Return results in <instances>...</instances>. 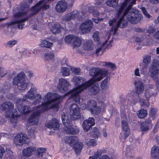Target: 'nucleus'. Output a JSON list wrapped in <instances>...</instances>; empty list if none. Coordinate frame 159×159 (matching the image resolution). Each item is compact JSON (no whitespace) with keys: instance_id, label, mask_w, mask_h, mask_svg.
<instances>
[{"instance_id":"nucleus-9","label":"nucleus","mask_w":159,"mask_h":159,"mask_svg":"<svg viewBox=\"0 0 159 159\" xmlns=\"http://www.w3.org/2000/svg\"><path fill=\"white\" fill-rule=\"evenodd\" d=\"M148 73L152 79L154 80L158 78V74H159V61H155L152 64Z\"/></svg>"},{"instance_id":"nucleus-14","label":"nucleus","mask_w":159,"mask_h":159,"mask_svg":"<svg viewBox=\"0 0 159 159\" xmlns=\"http://www.w3.org/2000/svg\"><path fill=\"white\" fill-rule=\"evenodd\" d=\"M93 26V22L90 20H87L83 22L80 26V29L83 34L90 32Z\"/></svg>"},{"instance_id":"nucleus-20","label":"nucleus","mask_w":159,"mask_h":159,"mask_svg":"<svg viewBox=\"0 0 159 159\" xmlns=\"http://www.w3.org/2000/svg\"><path fill=\"white\" fill-rule=\"evenodd\" d=\"M134 85L135 86V93L138 95L141 94L143 92L144 89V84L141 81H135L134 82Z\"/></svg>"},{"instance_id":"nucleus-49","label":"nucleus","mask_w":159,"mask_h":159,"mask_svg":"<svg viewBox=\"0 0 159 159\" xmlns=\"http://www.w3.org/2000/svg\"><path fill=\"white\" fill-rule=\"evenodd\" d=\"M93 37L94 38V40L95 42H98L97 44H98L99 41L98 32H95L93 35Z\"/></svg>"},{"instance_id":"nucleus-28","label":"nucleus","mask_w":159,"mask_h":159,"mask_svg":"<svg viewBox=\"0 0 159 159\" xmlns=\"http://www.w3.org/2000/svg\"><path fill=\"white\" fill-rule=\"evenodd\" d=\"M62 122L64 126H67L70 124V120L68 117V114L67 113L63 112L61 114Z\"/></svg>"},{"instance_id":"nucleus-47","label":"nucleus","mask_w":159,"mask_h":159,"mask_svg":"<svg viewBox=\"0 0 159 159\" xmlns=\"http://www.w3.org/2000/svg\"><path fill=\"white\" fill-rule=\"evenodd\" d=\"M139 102L140 103V105L141 106H146L147 107H148L149 105V103L147 102L146 103L145 102V100L142 98L140 96V95H138L137 96Z\"/></svg>"},{"instance_id":"nucleus-56","label":"nucleus","mask_w":159,"mask_h":159,"mask_svg":"<svg viewBox=\"0 0 159 159\" xmlns=\"http://www.w3.org/2000/svg\"><path fill=\"white\" fill-rule=\"evenodd\" d=\"M156 31V29L152 27H149L147 29V32L149 34H152Z\"/></svg>"},{"instance_id":"nucleus-64","label":"nucleus","mask_w":159,"mask_h":159,"mask_svg":"<svg viewBox=\"0 0 159 159\" xmlns=\"http://www.w3.org/2000/svg\"><path fill=\"white\" fill-rule=\"evenodd\" d=\"M154 37L155 39L159 40V31L156 32L154 34Z\"/></svg>"},{"instance_id":"nucleus-50","label":"nucleus","mask_w":159,"mask_h":159,"mask_svg":"<svg viewBox=\"0 0 159 159\" xmlns=\"http://www.w3.org/2000/svg\"><path fill=\"white\" fill-rule=\"evenodd\" d=\"M71 20L69 13L64 16L62 18V20L66 22Z\"/></svg>"},{"instance_id":"nucleus-6","label":"nucleus","mask_w":159,"mask_h":159,"mask_svg":"<svg viewBox=\"0 0 159 159\" xmlns=\"http://www.w3.org/2000/svg\"><path fill=\"white\" fill-rule=\"evenodd\" d=\"M89 74L93 78L91 79V82H97L101 80L104 77L106 76L108 71L104 69L101 70L98 68L93 67L89 70Z\"/></svg>"},{"instance_id":"nucleus-13","label":"nucleus","mask_w":159,"mask_h":159,"mask_svg":"<svg viewBox=\"0 0 159 159\" xmlns=\"http://www.w3.org/2000/svg\"><path fill=\"white\" fill-rule=\"evenodd\" d=\"M30 142V139L23 134H17L15 136L14 139V143L16 145L27 143Z\"/></svg>"},{"instance_id":"nucleus-42","label":"nucleus","mask_w":159,"mask_h":159,"mask_svg":"<svg viewBox=\"0 0 159 159\" xmlns=\"http://www.w3.org/2000/svg\"><path fill=\"white\" fill-rule=\"evenodd\" d=\"M46 151V148H41L37 150L36 156L38 158H40L43 157V153Z\"/></svg>"},{"instance_id":"nucleus-17","label":"nucleus","mask_w":159,"mask_h":159,"mask_svg":"<svg viewBox=\"0 0 159 159\" xmlns=\"http://www.w3.org/2000/svg\"><path fill=\"white\" fill-rule=\"evenodd\" d=\"M69 85V83L66 80L60 78L59 80L57 89L61 92L64 93L67 90Z\"/></svg>"},{"instance_id":"nucleus-18","label":"nucleus","mask_w":159,"mask_h":159,"mask_svg":"<svg viewBox=\"0 0 159 159\" xmlns=\"http://www.w3.org/2000/svg\"><path fill=\"white\" fill-rule=\"evenodd\" d=\"M36 99L34 101L33 103V104L36 105L37 103H39L41 100V96L39 94H37L35 95L33 92H28L25 95V97L23 98L25 99V100L27 98L30 99H33L36 98Z\"/></svg>"},{"instance_id":"nucleus-30","label":"nucleus","mask_w":159,"mask_h":159,"mask_svg":"<svg viewBox=\"0 0 159 159\" xmlns=\"http://www.w3.org/2000/svg\"><path fill=\"white\" fill-rule=\"evenodd\" d=\"M93 45L92 40H89L86 41L83 44V48L85 50H90L93 49Z\"/></svg>"},{"instance_id":"nucleus-52","label":"nucleus","mask_w":159,"mask_h":159,"mask_svg":"<svg viewBox=\"0 0 159 159\" xmlns=\"http://www.w3.org/2000/svg\"><path fill=\"white\" fill-rule=\"evenodd\" d=\"M151 121L152 120L151 119L148 118L146 119L145 120V122H143L142 123H144L145 125H147L148 126L151 128L152 125Z\"/></svg>"},{"instance_id":"nucleus-57","label":"nucleus","mask_w":159,"mask_h":159,"mask_svg":"<svg viewBox=\"0 0 159 159\" xmlns=\"http://www.w3.org/2000/svg\"><path fill=\"white\" fill-rule=\"evenodd\" d=\"M6 74V70L0 68V77H2L4 76Z\"/></svg>"},{"instance_id":"nucleus-51","label":"nucleus","mask_w":159,"mask_h":159,"mask_svg":"<svg viewBox=\"0 0 159 159\" xmlns=\"http://www.w3.org/2000/svg\"><path fill=\"white\" fill-rule=\"evenodd\" d=\"M150 127L148 126L147 125L144 124L142 122L141 124V130L142 131L145 132L148 131Z\"/></svg>"},{"instance_id":"nucleus-31","label":"nucleus","mask_w":159,"mask_h":159,"mask_svg":"<svg viewBox=\"0 0 159 159\" xmlns=\"http://www.w3.org/2000/svg\"><path fill=\"white\" fill-rule=\"evenodd\" d=\"M95 82H94L92 84H91L89 86H91V88L90 89V90L91 92L93 94H96L98 93L99 91V88L98 87V84H94Z\"/></svg>"},{"instance_id":"nucleus-55","label":"nucleus","mask_w":159,"mask_h":159,"mask_svg":"<svg viewBox=\"0 0 159 159\" xmlns=\"http://www.w3.org/2000/svg\"><path fill=\"white\" fill-rule=\"evenodd\" d=\"M71 70L72 73L77 75H78L80 71V69L76 68H72Z\"/></svg>"},{"instance_id":"nucleus-4","label":"nucleus","mask_w":159,"mask_h":159,"mask_svg":"<svg viewBox=\"0 0 159 159\" xmlns=\"http://www.w3.org/2000/svg\"><path fill=\"white\" fill-rule=\"evenodd\" d=\"M90 81L91 79L88 82H85L84 78L79 76L74 77L72 82L76 86L68 92L70 97V100H73L77 103H80V98L79 94L81 91L93 83L91 82Z\"/></svg>"},{"instance_id":"nucleus-43","label":"nucleus","mask_w":159,"mask_h":159,"mask_svg":"<svg viewBox=\"0 0 159 159\" xmlns=\"http://www.w3.org/2000/svg\"><path fill=\"white\" fill-rule=\"evenodd\" d=\"M90 111L92 114H98L100 112L101 109L99 107L96 105L91 109Z\"/></svg>"},{"instance_id":"nucleus-33","label":"nucleus","mask_w":159,"mask_h":159,"mask_svg":"<svg viewBox=\"0 0 159 159\" xmlns=\"http://www.w3.org/2000/svg\"><path fill=\"white\" fill-rule=\"evenodd\" d=\"M106 151L105 150H98L94 152L93 156L89 157V159H98L101 156L102 153H104Z\"/></svg>"},{"instance_id":"nucleus-21","label":"nucleus","mask_w":159,"mask_h":159,"mask_svg":"<svg viewBox=\"0 0 159 159\" xmlns=\"http://www.w3.org/2000/svg\"><path fill=\"white\" fill-rule=\"evenodd\" d=\"M67 5L66 2L63 1H59L56 4V9L57 11L62 13L66 9Z\"/></svg>"},{"instance_id":"nucleus-34","label":"nucleus","mask_w":159,"mask_h":159,"mask_svg":"<svg viewBox=\"0 0 159 159\" xmlns=\"http://www.w3.org/2000/svg\"><path fill=\"white\" fill-rule=\"evenodd\" d=\"M15 85L17 86L19 90H25L27 87V83H26L25 80L22 82H19L18 84H16Z\"/></svg>"},{"instance_id":"nucleus-26","label":"nucleus","mask_w":159,"mask_h":159,"mask_svg":"<svg viewBox=\"0 0 159 159\" xmlns=\"http://www.w3.org/2000/svg\"><path fill=\"white\" fill-rule=\"evenodd\" d=\"M36 148L29 147L24 149L22 151V154L24 157H29L31 155L33 152L36 150Z\"/></svg>"},{"instance_id":"nucleus-1","label":"nucleus","mask_w":159,"mask_h":159,"mask_svg":"<svg viewBox=\"0 0 159 159\" xmlns=\"http://www.w3.org/2000/svg\"><path fill=\"white\" fill-rule=\"evenodd\" d=\"M54 0H41L39 1L31 9V14H28V8L30 5L27 3L21 5L20 7L16 6L13 10L14 16L12 18V21L10 22L11 25H16L18 28L22 29L24 25V22L29 18L36 14L41 9L46 10L49 7V3Z\"/></svg>"},{"instance_id":"nucleus-46","label":"nucleus","mask_w":159,"mask_h":159,"mask_svg":"<svg viewBox=\"0 0 159 159\" xmlns=\"http://www.w3.org/2000/svg\"><path fill=\"white\" fill-rule=\"evenodd\" d=\"M44 57L46 60H49L54 58V54L51 52H47L45 54Z\"/></svg>"},{"instance_id":"nucleus-54","label":"nucleus","mask_w":159,"mask_h":159,"mask_svg":"<svg viewBox=\"0 0 159 159\" xmlns=\"http://www.w3.org/2000/svg\"><path fill=\"white\" fill-rule=\"evenodd\" d=\"M109 24L110 26H112L111 28L115 26L117 24V22H116V19L114 18L110 20L109 21ZM111 29L112 28H111Z\"/></svg>"},{"instance_id":"nucleus-40","label":"nucleus","mask_w":159,"mask_h":159,"mask_svg":"<svg viewBox=\"0 0 159 159\" xmlns=\"http://www.w3.org/2000/svg\"><path fill=\"white\" fill-rule=\"evenodd\" d=\"M61 72L62 75L64 76L69 75L70 73V70L66 67L62 68L61 70Z\"/></svg>"},{"instance_id":"nucleus-61","label":"nucleus","mask_w":159,"mask_h":159,"mask_svg":"<svg viewBox=\"0 0 159 159\" xmlns=\"http://www.w3.org/2000/svg\"><path fill=\"white\" fill-rule=\"evenodd\" d=\"M5 152V150L4 148L0 146V159L3 156L4 153Z\"/></svg>"},{"instance_id":"nucleus-63","label":"nucleus","mask_w":159,"mask_h":159,"mask_svg":"<svg viewBox=\"0 0 159 159\" xmlns=\"http://www.w3.org/2000/svg\"><path fill=\"white\" fill-rule=\"evenodd\" d=\"M134 74L136 76H140V74H139V70L137 68L134 71Z\"/></svg>"},{"instance_id":"nucleus-16","label":"nucleus","mask_w":159,"mask_h":159,"mask_svg":"<svg viewBox=\"0 0 159 159\" xmlns=\"http://www.w3.org/2000/svg\"><path fill=\"white\" fill-rule=\"evenodd\" d=\"M25 101V99L20 98L17 101V105L18 110L21 113L25 114L29 112L31 108L28 106H23L21 105V102Z\"/></svg>"},{"instance_id":"nucleus-12","label":"nucleus","mask_w":159,"mask_h":159,"mask_svg":"<svg viewBox=\"0 0 159 159\" xmlns=\"http://www.w3.org/2000/svg\"><path fill=\"white\" fill-rule=\"evenodd\" d=\"M122 17L119 19L118 21L117 22V24L115 26L113 27L110 30V32H113L114 34H115L118 28H124L126 27L127 25V22L124 19V17H125V16H123L122 14Z\"/></svg>"},{"instance_id":"nucleus-44","label":"nucleus","mask_w":159,"mask_h":159,"mask_svg":"<svg viewBox=\"0 0 159 159\" xmlns=\"http://www.w3.org/2000/svg\"><path fill=\"white\" fill-rule=\"evenodd\" d=\"M110 80V77L107 76L103 81H102L101 84V87L102 89H106L107 86V83L108 80Z\"/></svg>"},{"instance_id":"nucleus-35","label":"nucleus","mask_w":159,"mask_h":159,"mask_svg":"<svg viewBox=\"0 0 159 159\" xmlns=\"http://www.w3.org/2000/svg\"><path fill=\"white\" fill-rule=\"evenodd\" d=\"M137 114L139 118H144L147 116V113L146 110L142 109L138 111Z\"/></svg>"},{"instance_id":"nucleus-41","label":"nucleus","mask_w":159,"mask_h":159,"mask_svg":"<svg viewBox=\"0 0 159 159\" xmlns=\"http://www.w3.org/2000/svg\"><path fill=\"white\" fill-rule=\"evenodd\" d=\"M72 20L77 18L79 16V12L76 10H75L69 13Z\"/></svg>"},{"instance_id":"nucleus-15","label":"nucleus","mask_w":159,"mask_h":159,"mask_svg":"<svg viewBox=\"0 0 159 159\" xmlns=\"http://www.w3.org/2000/svg\"><path fill=\"white\" fill-rule=\"evenodd\" d=\"M121 126L122 128L125 132L123 136L122 134L120 133V138L121 140L123 139L125 140L126 138L130 134V131L128 126V125L126 122L125 118L122 119L121 121Z\"/></svg>"},{"instance_id":"nucleus-8","label":"nucleus","mask_w":159,"mask_h":159,"mask_svg":"<svg viewBox=\"0 0 159 159\" xmlns=\"http://www.w3.org/2000/svg\"><path fill=\"white\" fill-rule=\"evenodd\" d=\"M65 40L66 43L71 44L74 48H78L80 46L81 43L80 38L73 34L66 36Z\"/></svg>"},{"instance_id":"nucleus-5","label":"nucleus","mask_w":159,"mask_h":159,"mask_svg":"<svg viewBox=\"0 0 159 159\" xmlns=\"http://www.w3.org/2000/svg\"><path fill=\"white\" fill-rule=\"evenodd\" d=\"M13 104L9 102H5L0 105V109L5 112V116L9 120L14 126H16L18 122L17 117V111L15 109H13Z\"/></svg>"},{"instance_id":"nucleus-45","label":"nucleus","mask_w":159,"mask_h":159,"mask_svg":"<svg viewBox=\"0 0 159 159\" xmlns=\"http://www.w3.org/2000/svg\"><path fill=\"white\" fill-rule=\"evenodd\" d=\"M99 43L100 46L98 47V48L96 49V51L95 53L97 55H98L99 54L100 52H101V54H102L103 53V50H102L103 47L104 45V44H105V43Z\"/></svg>"},{"instance_id":"nucleus-11","label":"nucleus","mask_w":159,"mask_h":159,"mask_svg":"<svg viewBox=\"0 0 159 159\" xmlns=\"http://www.w3.org/2000/svg\"><path fill=\"white\" fill-rule=\"evenodd\" d=\"M70 117L72 120H75L80 117V108L75 103H73L70 107Z\"/></svg>"},{"instance_id":"nucleus-60","label":"nucleus","mask_w":159,"mask_h":159,"mask_svg":"<svg viewBox=\"0 0 159 159\" xmlns=\"http://www.w3.org/2000/svg\"><path fill=\"white\" fill-rule=\"evenodd\" d=\"M6 118H2L0 120V124L1 125H3L4 124L6 123V121H7V120H9L11 122L10 120H8V119H7V118L5 117ZM12 125L14 127H15V126H14L12 125V123H11V122ZM16 126H15V127Z\"/></svg>"},{"instance_id":"nucleus-2","label":"nucleus","mask_w":159,"mask_h":159,"mask_svg":"<svg viewBox=\"0 0 159 159\" xmlns=\"http://www.w3.org/2000/svg\"><path fill=\"white\" fill-rule=\"evenodd\" d=\"M118 2L119 0H106L105 3L108 6L115 8L117 16L122 14L125 16L126 20L133 24H136L142 20L141 15L132 7L136 0H125L119 4Z\"/></svg>"},{"instance_id":"nucleus-58","label":"nucleus","mask_w":159,"mask_h":159,"mask_svg":"<svg viewBox=\"0 0 159 159\" xmlns=\"http://www.w3.org/2000/svg\"><path fill=\"white\" fill-rule=\"evenodd\" d=\"M96 143V140L94 139H91L89 140L88 143L87 144L89 145L95 146Z\"/></svg>"},{"instance_id":"nucleus-53","label":"nucleus","mask_w":159,"mask_h":159,"mask_svg":"<svg viewBox=\"0 0 159 159\" xmlns=\"http://www.w3.org/2000/svg\"><path fill=\"white\" fill-rule=\"evenodd\" d=\"M141 9L144 15L147 18H149L151 17V16L148 13L144 7H142L141 8Z\"/></svg>"},{"instance_id":"nucleus-36","label":"nucleus","mask_w":159,"mask_h":159,"mask_svg":"<svg viewBox=\"0 0 159 159\" xmlns=\"http://www.w3.org/2000/svg\"><path fill=\"white\" fill-rule=\"evenodd\" d=\"M91 135L93 138H98L100 135L99 130L97 128H94L91 133Z\"/></svg>"},{"instance_id":"nucleus-23","label":"nucleus","mask_w":159,"mask_h":159,"mask_svg":"<svg viewBox=\"0 0 159 159\" xmlns=\"http://www.w3.org/2000/svg\"><path fill=\"white\" fill-rule=\"evenodd\" d=\"M157 94V91L154 89L148 88L145 90L144 93V96L147 100L152 97H155Z\"/></svg>"},{"instance_id":"nucleus-7","label":"nucleus","mask_w":159,"mask_h":159,"mask_svg":"<svg viewBox=\"0 0 159 159\" xmlns=\"http://www.w3.org/2000/svg\"><path fill=\"white\" fill-rule=\"evenodd\" d=\"M66 138L65 141L73 148L77 155L81 152L83 145L82 143L79 142L76 136H67Z\"/></svg>"},{"instance_id":"nucleus-24","label":"nucleus","mask_w":159,"mask_h":159,"mask_svg":"<svg viewBox=\"0 0 159 159\" xmlns=\"http://www.w3.org/2000/svg\"><path fill=\"white\" fill-rule=\"evenodd\" d=\"M25 75L23 72H21L14 78L13 83L14 84H18L19 82L25 81Z\"/></svg>"},{"instance_id":"nucleus-62","label":"nucleus","mask_w":159,"mask_h":159,"mask_svg":"<svg viewBox=\"0 0 159 159\" xmlns=\"http://www.w3.org/2000/svg\"><path fill=\"white\" fill-rule=\"evenodd\" d=\"M92 13L95 16H97L99 14L98 11L96 10H93L92 12Z\"/></svg>"},{"instance_id":"nucleus-22","label":"nucleus","mask_w":159,"mask_h":159,"mask_svg":"<svg viewBox=\"0 0 159 159\" xmlns=\"http://www.w3.org/2000/svg\"><path fill=\"white\" fill-rule=\"evenodd\" d=\"M46 126L48 128L53 129L54 130H58L59 124L57 120L55 119H52L46 124Z\"/></svg>"},{"instance_id":"nucleus-10","label":"nucleus","mask_w":159,"mask_h":159,"mask_svg":"<svg viewBox=\"0 0 159 159\" xmlns=\"http://www.w3.org/2000/svg\"><path fill=\"white\" fill-rule=\"evenodd\" d=\"M148 73L152 79L154 80L158 78V74H159V61H155L152 64Z\"/></svg>"},{"instance_id":"nucleus-3","label":"nucleus","mask_w":159,"mask_h":159,"mask_svg":"<svg viewBox=\"0 0 159 159\" xmlns=\"http://www.w3.org/2000/svg\"><path fill=\"white\" fill-rule=\"evenodd\" d=\"M60 96L57 94H53L51 93H47L43 98L44 102L38 107L28 119L30 125H37L39 121L40 114L42 112L51 108L57 111L59 108L58 103L54 102L59 99Z\"/></svg>"},{"instance_id":"nucleus-19","label":"nucleus","mask_w":159,"mask_h":159,"mask_svg":"<svg viewBox=\"0 0 159 159\" xmlns=\"http://www.w3.org/2000/svg\"><path fill=\"white\" fill-rule=\"evenodd\" d=\"M94 124V119L93 117H89L88 119L83 121L82 126L84 131L86 132H88Z\"/></svg>"},{"instance_id":"nucleus-38","label":"nucleus","mask_w":159,"mask_h":159,"mask_svg":"<svg viewBox=\"0 0 159 159\" xmlns=\"http://www.w3.org/2000/svg\"><path fill=\"white\" fill-rule=\"evenodd\" d=\"M52 44V43L46 40H44L41 42L40 46L41 47L50 48Z\"/></svg>"},{"instance_id":"nucleus-27","label":"nucleus","mask_w":159,"mask_h":159,"mask_svg":"<svg viewBox=\"0 0 159 159\" xmlns=\"http://www.w3.org/2000/svg\"><path fill=\"white\" fill-rule=\"evenodd\" d=\"M151 57L149 55H146L143 57V62L145 64L143 68L141 70V73L143 72V74H145L146 73V70H145V69H146L148 66V64H149L150 61Z\"/></svg>"},{"instance_id":"nucleus-39","label":"nucleus","mask_w":159,"mask_h":159,"mask_svg":"<svg viewBox=\"0 0 159 159\" xmlns=\"http://www.w3.org/2000/svg\"><path fill=\"white\" fill-rule=\"evenodd\" d=\"M96 106V102L93 100H91L88 101L86 106L90 110L91 109Z\"/></svg>"},{"instance_id":"nucleus-48","label":"nucleus","mask_w":159,"mask_h":159,"mask_svg":"<svg viewBox=\"0 0 159 159\" xmlns=\"http://www.w3.org/2000/svg\"><path fill=\"white\" fill-rule=\"evenodd\" d=\"M34 128H32L29 129L28 131L29 136L31 138L35 139V135L34 134Z\"/></svg>"},{"instance_id":"nucleus-37","label":"nucleus","mask_w":159,"mask_h":159,"mask_svg":"<svg viewBox=\"0 0 159 159\" xmlns=\"http://www.w3.org/2000/svg\"><path fill=\"white\" fill-rule=\"evenodd\" d=\"M101 65L104 66L110 67L112 70H114L115 67V64L110 62H102Z\"/></svg>"},{"instance_id":"nucleus-29","label":"nucleus","mask_w":159,"mask_h":159,"mask_svg":"<svg viewBox=\"0 0 159 159\" xmlns=\"http://www.w3.org/2000/svg\"><path fill=\"white\" fill-rule=\"evenodd\" d=\"M151 157L156 159H159V148L154 146L151 150Z\"/></svg>"},{"instance_id":"nucleus-32","label":"nucleus","mask_w":159,"mask_h":159,"mask_svg":"<svg viewBox=\"0 0 159 159\" xmlns=\"http://www.w3.org/2000/svg\"><path fill=\"white\" fill-rule=\"evenodd\" d=\"M61 27L60 24L58 23L53 25L51 28L50 30L53 34L59 33L61 31Z\"/></svg>"},{"instance_id":"nucleus-59","label":"nucleus","mask_w":159,"mask_h":159,"mask_svg":"<svg viewBox=\"0 0 159 159\" xmlns=\"http://www.w3.org/2000/svg\"><path fill=\"white\" fill-rule=\"evenodd\" d=\"M17 42V41L15 40L10 41L7 42V45L9 47H12L15 45Z\"/></svg>"},{"instance_id":"nucleus-25","label":"nucleus","mask_w":159,"mask_h":159,"mask_svg":"<svg viewBox=\"0 0 159 159\" xmlns=\"http://www.w3.org/2000/svg\"><path fill=\"white\" fill-rule=\"evenodd\" d=\"M65 127L64 131L67 134H75L79 132L78 129L75 128L72 126H70V125Z\"/></svg>"}]
</instances>
